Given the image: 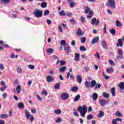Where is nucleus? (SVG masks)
I'll list each match as a JSON object with an SVG mask.
<instances>
[{"instance_id":"f257e3e1","label":"nucleus","mask_w":124,"mask_h":124,"mask_svg":"<svg viewBox=\"0 0 124 124\" xmlns=\"http://www.w3.org/2000/svg\"><path fill=\"white\" fill-rule=\"evenodd\" d=\"M78 111L80 113V115L82 118H85V115L87 114L88 110L87 109V106L84 105L82 108L79 106L78 108Z\"/></svg>"},{"instance_id":"f03ea898","label":"nucleus","mask_w":124,"mask_h":124,"mask_svg":"<svg viewBox=\"0 0 124 124\" xmlns=\"http://www.w3.org/2000/svg\"><path fill=\"white\" fill-rule=\"evenodd\" d=\"M106 5L111 7L112 9H115L116 8V2L114 0H108Z\"/></svg>"},{"instance_id":"7ed1b4c3","label":"nucleus","mask_w":124,"mask_h":124,"mask_svg":"<svg viewBox=\"0 0 124 124\" xmlns=\"http://www.w3.org/2000/svg\"><path fill=\"white\" fill-rule=\"evenodd\" d=\"M42 13H43V11L42 10L40 11L38 9H35L33 12V14L36 18L42 17Z\"/></svg>"},{"instance_id":"20e7f679","label":"nucleus","mask_w":124,"mask_h":124,"mask_svg":"<svg viewBox=\"0 0 124 124\" xmlns=\"http://www.w3.org/2000/svg\"><path fill=\"white\" fill-rule=\"evenodd\" d=\"M100 21L99 19H97L95 17H94L92 19V21L91 22V24H92L93 26H95L96 27L98 25H99Z\"/></svg>"},{"instance_id":"39448f33","label":"nucleus","mask_w":124,"mask_h":124,"mask_svg":"<svg viewBox=\"0 0 124 124\" xmlns=\"http://www.w3.org/2000/svg\"><path fill=\"white\" fill-rule=\"evenodd\" d=\"M69 97V95L67 93H63L61 94V99L62 100H66Z\"/></svg>"},{"instance_id":"423d86ee","label":"nucleus","mask_w":124,"mask_h":124,"mask_svg":"<svg viewBox=\"0 0 124 124\" xmlns=\"http://www.w3.org/2000/svg\"><path fill=\"white\" fill-rule=\"evenodd\" d=\"M54 78H53L52 76L49 75L46 77V82H47V83H51L52 82H54Z\"/></svg>"},{"instance_id":"0eeeda50","label":"nucleus","mask_w":124,"mask_h":124,"mask_svg":"<svg viewBox=\"0 0 124 124\" xmlns=\"http://www.w3.org/2000/svg\"><path fill=\"white\" fill-rule=\"evenodd\" d=\"M101 45L104 49L107 50L108 49V46H107V43L104 40H102L101 41Z\"/></svg>"},{"instance_id":"6e6552de","label":"nucleus","mask_w":124,"mask_h":124,"mask_svg":"<svg viewBox=\"0 0 124 124\" xmlns=\"http://www.w3.org/2000/svg\"><path fill=\"white\" fill-rule=\"evenodd\" d=\"M84 33H85L83 31H82V30H81V28H78V29L77 34L78 36H82V35H84Z\"/></svg>"},{"instance_id":"1a4fd4ad","label":"nucleus","mask_w":124,"mask_h":124,"mask_svg":"<svg viewBox=\"0 0 124 124\" xmlns=\"http://www.w3.org/2000/svg\"><path fill=\"white\" fill-rule=\"evenodd\" d=\"M99 103L102 107H104L107 102L105 99H101L99 100Z\"/></svg>"},{"instance_id":"9d476101","label":"nucleus","mask_w":124,"mask_h":124,"mask_svg":"<svg viewBox=\"0 0 124 124\" xmlns=\"http://www.w3.org/2000/svg\"><path fill=\"white\" fill-rule=\"evenodd\" d=\"M99 41V37H96L94 38L91 42V43L92 44H95V43H97Z\"/></svg>"},{"instance_id":"9b49d317","label":"nucleus","mask_w":124,"mask_h":124,"mask_svg":"<svg viewBox=\"0 0 124 124\" xmlns=\"http://www.w3.org/2000/svg\"><path fill=\"white\" fill-rule=\"evenodd\" d=\"M92 97L93 101H96L98 98V94H97V93H93L92 95Z\"/></svg>"},{"instance_id":"f8f14e48","label":"nucleus","mask_w":124,"mask_h":124,"mask_svg":"<svg viewBox=\"0 0 124 124\" xmlns=\"http://www.w3.org/2000/svg\"><path fill=\"white\" fill-rule=\"evenodd\" d=\"M80 60V54L76 53H75V61L76 62H78Z\"/></svg>"},{"instance_id":"ddd939ff","label":"nucleus","mask_w":124,"mask_h":124,"mask_svg":"<svg viewBox=\"0 0 124 124\" xmlns=\"http://www.w3.org/2000/svg\"><path fill=\"white\" fill-rule=\"evenodd\" d=\"M64 50L66 53V54H69L70 52H71V49H70V47L69 46H67V47L64 48Z\"/></svg>"},{"instance_id":"4468645a","label":"nucleus","mask_w":124,"mask_h":124,"mask_svg":"<svg viewBox=\"0 0 124 124\" xmlns=\"http://www.w3.org/2000/svg\"><path fill=\"white\" fill-rule=\"evenodd\" d=\"M77 78L78 79V84H81L82 83V76L81 75H78L77 76Z\"/></svg>"},{"instance_id":"2eb2a0df","label":"nucleus","mask_w":124,"mask_h":124,"mask_svg":"<svg viewBox=\"0 0 124 124\" xmlns=\"http://www.w3.org/2000/svg\"><path fill=\"white\" fill-rule=\"evenodd\" d=\"M106 72L107 73H113V72H114V68H113V67H110L109 68H107L106 69Z\"/></svg>"},{"instance_id":"dca6fc26","label":"nucleus","mask_w":124,"mask_h":124,"mask_svg":"<svg viewBox=\"0 0 124 124\" xmlns=\"http://www.w3.org/2000/svg\"><path fill=\"white\" fill-rule=\"evenodd\" d=\"M117 47H123V43H122V39H119L118 40V43L116 44Z\"/></svg>"},{"instance_id":"f3484780","label":"nucleus","mask_w":124,"mask_h":124,"mask_svg":"<svg viewBox=\"0 0 124 124\" xmlns=\"http://www.w3.org/2000/svg\"><path fill=\"white\" fill-rule=\"evenodd\" d=\"M90 86L91 88H93V87H95V86H96V81L95 80H93L91 81Z\"/></svg>"},{"instance_id":"a211bd4d","label":"nucleus","mask_w":124,"mask_h":124,"mask_svg":"<svg viewBox=\"0 0 124 124\" xmlns=\"http://www.w3.org/2000/svg\"><path fill=\"white\" fill-rule=\"evenodd\" d=\"M66 70V66H63L60 68L59 69V72L62 73Z\"/></svg>"},{"instance_id":"6ab92c4d","label":"nucleus","mask_w":124,"mask_h":124,"mask_svg":"<svg viewBox=\"0 0 124 124\" xmlns=\"http://www.w3.org/2000/svg\"><path fill=\"white\" fill-rule=\"evenodd\" d=\"M80 98H81V96H80V94H78L77 95V96L75 97L74 99V102H77V101H78Z\"/></svg>"},{"instance_id":"aec40b11","label":"nucleus","mask_w":124,"mask_h":124,"mask_svg":"<svg viewBox=\"0 0 124 124\" xmlns=\"http://www.w3.org/2000/svg\"><path fill=\"white\" fill-rule=\"evenodd\" d=\"M25 116L26 117V119H30V117H31V114L30 113V111L28 110H25Z\"/></svg>"},{"instance_id":"412c9836","label":"nucleus","mask_w":124,"mask_h":124,"mask_svg":"<svg viewBox=\"0 0 124 124\" xmlns=\"http://www.w3.org/2000/svg\"><path fill=\"white\" fill-rule=\"evenodd\" d=\"M118 87L121 89V90H123L124 89V82H121L118 84Z\"/></svg>"},{"instance_id":"4be33fe9","label":"nucleus","mask_w":124,"mask_h":124,"mask_svg":"<svg viewBox=\"0 0 124 124\" xmlns=\"http://www.w3.org/2000/svg\"><path fill=\"white\" fill-rule=\"evenodd\" d=\"M18 107L20 109H23V108H25V105H24V103L23 102H20L18 103Z\"/></svg>"},{"instance_id":"5701e85b","label":"nucleus","mask_w":124,"mask_h":124,"mask_svg":"<svg viewBox=\"0 0 124 124\" xmlns=\"http://www.w3.org/2000/svg\"><path fill=\"white\" fill-rule=\"evenodd\" d=\"M104 116V112L102 110H100L99 114L98 115V118H102Z\"/></svg>"},{"instance_id":"b1692460","label":"nucleus","mask_w":124,"mask_h":124,"mask_svg":"<svg viewBox=\"0 0 124 124\" xmlns=\"http://www.w3.org/2000/svg\"><path fill=\"white\" fill-rule=\"evenodd\" d=\"M103 96H104L105 98H108L110 95L106 92H103Z\"/></svg>"},{"instance_id":"393cba45","label":"nucleus","mask_w":124,"mask_h":124,"mask_svg":"<svg viewBox=\"0 0 124 124\" xmlns=\"http://www.w3.org/2000/svg\"><path fill=\"white\" fill-rule=\"evenodd\" d=\"M60 87H61V84L58 82L55 85L54 88L55 90H59L60 89Z\"/></svg>"},{"instance_id":"a878e982","label":"nucleus","mask_w":124,"mask_h":124,"mask_svg":"<svg viewBox=\"0 0 124 124\" xmlns=\"http://www.w3.org/2000/svg\"><path fill=\"white\" fill-rule=\"evenodd\" d=\"M85 85L86 89H90V87H91V85H90V82L88 81H85Z\"/></svg>"},{"instance_id":"bb28decb","label":"nucleus","mask_w":124,"mask_h":124,"mask_svg":"<svg viewBox=\"0 0 124 124\" xmlns=\"http://www.w3.org/2000/svg\"><path fill=\"white\" fill-rule=\"evenodd\" d=\"M53 51H54V49L51 48L46 50V53H48L49 54H53Z\"/></svg>"},{"instance_id":"cd10ccee","label":"nucleus","mask_w":124,"mask_h":124,"mask_svg":"<svg viewBox=\"0 0 124 124\" xmlns=\"http://www.w3.org/2000/svg\"><path fill=\"white\" fill-rule=\"evenodd\" d=\"M54 112L57 115H61L62 114V110L60 109L54 110Z\"/></svg>"},{"instance_id":"c85d7f7f","label":"nucleus","mask_w":124,"mask_h":124,"mask_svg":"<svg viewBox=\"0 0 124 124\" xmlns=\"http://www.w3.org/2000/svg\"><path fill=\"white\" fill-rule=\"evenodd\" d=\"M16 92L17 93H21V85H19L16 87Z\"/></svg>"},{"instance_id":"c756f323","label":"nucleus","mask_w":124,"mask_h":124,"mask_svg":"<svg viewBox=\"0 0 124 124\" xmlns=\"http://www.w3.org/2000/svg\"><path fill=\"white\" fill-rule=\"evenodd\" d=\"M9 116V115L8 114H3L0 116V118L1 119H5V118H8Z\"/></svg>"},{"instance_id":"7c9ffc66","label":"nucleus","mask_w":124,"mask_h":124,"mask_svg":"<svg viewBox=\"0 0 124 124\" xmlns=\"http://www.w3.org/2000/svg\"><path fill=\"white\" fill-rule=\"evenodd\" d=\"M109 31L112 35H115V34H116V30L114 29L109 30Z\"/></svg>"},{"instance_id":"2f4dec72","label":"nucleus","mask_w":124,"mask_h":124,"mask_svg":"<svg viewBox=\"0 0 124 124\" xmlns=\"http://www.w3.org/2000/svg\"><path fill=\"white\" fill-rule=\"evenodd\" d=\"M70 22L71 24H72V25H76V24H77L76 21H75L74 18H71L70 20Z\"/></svg>"},{"instance_id":"473e14b6","label":"nucleus","mask_w":124,"mask_h":124,"mask_svg":"<svg viewBox=\"0 0 124 124\" xmlns=\"http://www.w3.org/2000/svg\"><path fill=\"white\" fill-rule=\"evenodd\" d=\"M90 11H91V9L88 6H87L86 9L84 11V13H85V14H88V13H89Z\"/></svg>"},{"instance_id":"72a5a7b5","label":"nucleus","mask_w":124,"mask_h":124,"mask_svg":"<svg viewBox=\"0 0 124 124\" xmlns=\"http://www.w3.org/2000/svg\"><path fill=\"white\" fill-rule=\"evenodd\" d=\"M41 6L42 8H46V7H47V3L45 2L42 3Z\"/></svg>"},{"instance_id":"f704fd0d","label":"nucleus","mask_w":124,"mask_h":124,"mask_svg":"<svg viewBox=\"0 0 124 124\" xmlns=\"http://www.w3.org/2000/svg\"><path fill=\"white\" fill-rule=\"evenodd\" d=\"M79 50H80V51L85 52V51L87 50V48H86V47H85V46H80Z\"/></svg>"},{"instance_id":"c9c22d12","label":"nucleus","mask_w":124,"mask_h":124,"mask_svg":"<svg viewBox=\"0 0 124 124\" xmlns=\"http://www.w3.org/2000/svg\"><path fill=\"white\" fill-rule=\"evenodd\" d=\"M123 59H124V55H117L116 60H122Z\"/></svg>"},{"instance_id":"e433bc0d","label":"nucleus","mask_w":124,"mask_h":124,"mask_svg":"<svg viewBox=\"0 0 124 124\" xmlns=\"http://www.w3.org/2000/svg\"><path fill=\"white\" fill-rule=\"evenodd\" d=\"M115 115L116 117H123V114L121 113L119 111L116 112Z\"/></svg>"},{"instance_id":"4c0bfd02","label":"nucleus","mask_w":124,"mask_h":124,"mask_svg":"<svg viewBox=\"0 0 124 124\" xmlns=\"http://www.w3.org/2000/svg\"><path fill=\"white\" fill-rule=\"evenodd\" d=\"M116 27H122V24L121 23V22H120L119 20H116Z\"/></svg>"},{"instance_id":"58836bf2","label":"nucleus","mask_w":124,"mask_h":124,"mask_svg":"<svg viewBox=\"0 0 124 124\" xmlns=\"http://www.w3.org/2000/svg\"><path fill=\"white\" fill-rule=\"evenodd\" d=\"M60 44L62 46H66V42H65V41L62 40L61 41Z\"/></svg>"},{"instance_id":"ea45409f","label":"nucleus","mask_w":124,"mask_h":124,"mask_svg":"<svg viewBox=\"0 0 124 124\" xmlns=\"http://www.w3.org/2000/svg\"><path fill=\"white\" fill-rule=\"evenodd\" d=\"M111 93L113 96H115V94L116 93V92H115V87H113L111 90Z\"/></svg>"},{"instance_id":"a19ab883","label":"nucleus","mask_w":124,"mask_h":124,"mask_svg":"<svg viewBox=\"0 0 124 124\" xmlns=\"http://www.w3.org/2000/svg\"><path fill=\"white\" fill-rule=\"evenodd\" d=\"M59 15L60 16H65V13L64 12V11L62 10L61 12H60Z\"/></svg>"},{"instance_id":"79ce46f5","label":"nucleus","mask_w":124,"mask_h":124,"mask_svg":"<svg viewBox=\"0 0 124 124\" xmlns=\"http://www.w3.org/2000/svg\"><path fill=\"white\" fill-rule=\"evenodd\" d=\"M71 90L72 92H76V91H78V87L75 86L74 87H72Z\"/></svg>"},{"instance_id":"37998d69","label":"nucleus","mask_w":124,"mask_h":124,"mask_svg":"<svg viewBox=\"0 0 124 124\" xmlns=\"http://www.w3.org/2000/svg\"><path fill=\"white\" fill-rule=\"evenodd\" d=\"M81 43H86V37H83L81 38Z\"/></svg>"},{"instance_id":"c03bdc74","label":"nucleus","mask_w":124,"mask_h":124,"mask_svg":"<svg viewBox=\"0 0 124 124\" xmlns=\"http://www.w3.org/2000/svg\"><path fill=\"white\" fill-rule=\"evenodd\" d=\"M7 88V86L6 85H4L3 87H1V88H0V91L1 92H4V91Z\"/></svg>"},{"instance_id":"a18cd8bd","label":"nucleus","mask_w":124,"mask_h":124,"mask_svg":"<svg viewBox=\"0 0 124 124\" xmlns=\"http://www.w3.org/2000/svg\"><path fill=\"white\" fill-rule=\"evenodd\" d=\"M49 14H50V11H49L48 10H46L45 11L44 15V16H47L49 15Z\"/></svg>"},{"instance_id":"49530a36","label":"nucleus","mask_w":124,"mask_h":124,"mask_svg":"<svg viewBox=\"0 0 124 124\" xmlns=\"http://www.w3.org/2000/svg\"><path fill=\"white\" fill-rule=\"evenodd\" d=\"M100 88H101V84H96L95 86V90H96V89H100Z\"/></svg>"},{"instance_id":"de8ad7c7","label":"nucleus","mask_w":124,"mask_h":124,"mask_svg":"<svg viewBox=\"0 0 124 124\" xmlns=\"http://www.w3.org/2000/svg\"><path fill=\"white\" fill-rule=\"evenodd\" d=\"M109 64H110V65H112V66H113V65H115V62L112 60H109Z\"/></svg>"},{"instance_id":"09e8293b","label":"nucleus","mask_w":124,"mask_h":124,"mask_svg":"<svg viewBox=\"0 0 124 124\" xmlns=\"http://www.w3.org/2000/svg\"><path fill=\"white\" fill-rule=\"evenodd\" d=\"M65 63H66V62L64 61L61 60L60 61V65L61 66L65 65Z\"/></svg>"},{"instance_id":"8fccbe9b","label":"nucleus","mask_w":124,"mask_h":124,"mask_svg":"<svg viewBox=\"0 0 124 124\" xmlns=\"http://www.w3.org/2000/svg\"><path fill=\"white\" fill-rule=\"evenodd\" d=\"M93 118V116L92 114H90L87 117V120H92Z\"/></svg>"},{"instance_id":"3c124183","label":"nucleus","mask_w":124,"mask_h":124,"mask_svg":"<svg viewBox=\"0 0 124 124\" xmlns=\"http://www.w3.org/2000/svg\"><path fill=\"white\" fill-rule=\"evenodd\" d=\"M89 70H90V67H89V66L85 67L84 72H89Z\"/></svg>"},{"instance_id":"603ef678","label":"nucleus","mask_w":124,"mask_h":124,"mask_svg":"<svg viewBox=\"0 0 124 124\" xmlns=\"http://www.w3.org/2000/svg\"><path fill=\"white\" fill-rule=\"evenodd\" d=\"M103 75L104 78L105 79H106L107 80H108V79H110V77L106 75L105 73H103Z\"/></svg>"},{"instance_id":"864d4df0","label":"nucleus","mask_w":124,"mask_h":124,"mask_svg":"<svg viewBox=\"0 0 124 124\" xmlns=\"http://www.w3.org/2000/svg\"><path fill=\"white\" fill-rule=\"evenodd\" d=\"M62 118H61V117H59L56 120V123H57V124H60V123H62Z\"/></svg>"},{"instance_id":"5fc2aeb1","label":"nucleus","mask_w":124,"mask_h":124,"mask_svg":"<svg viewBox=\"0 0 124 124\" xmlns=\"http://www.w3.org/2000/svg\"><path fill=\"white\" fill-rule=\"evenodd\" d=\"M1 1L4 2V4L10 2V0H1Z\"/></svg>"},{"instance_id":"6e6d98bb","label":"nucleus","mask_w":124,"mask_h":124,"mask_svg":"<svg viewBox=\"0 0 124 124\" xmlns=\"http://www.w3.org/2000/svg\"><path fill=\"white\" fill-rule=\"evenodd\" d=\"M70 6L72 8L74 7V6H75V2H71L70 3Z\"/></svg>"},{"instance_id":"4d7b16f0","label":"nucleus","mask_w":124,"mask_h":124,"mask_svg":"<svg viewBox=\"0 0 124 124\" xmlns=\"http://www.w3.org/2000/svg\"><path fill=\"white\" fill-rule=\"evenodd\" d=\"M112 124H118V122H117V120H116V119L112 120Z\"/></svg>"},{"instance_id":"13d9d810","label":"nucleus","mask_w":124,"mask_h":124,"mask_svg":"<svg viewBox=\"0 0 124 124\" xmlns=\"http://www.w3.org/2000/svg\"><path fill=\"white\" fill-rule=\"evenodd\" d=\"M118 55H123V50H122V49H119V50H118Z\"/></svg>"},{"instance_id":"bf43d9fd","label":"nucleus","mask_w":124,"mask_h":124,"mask_svg":"<svg viewBox=\"0 0 124 124\" xmlns=\"http://www.w3.org/2000/svg\"><path fill=\"white\" fill-rule=\"evenodd\" d=\"M17 73H22V69L20 67H18L17 69Z\"/></svg>"},{"instance_id":"052dcab7","label":"nucleus","mask_w":124,"mask_h":124,"mask_svg":"<svg viewBox=\"0 0 124 124\" xmlns=\"http://www.w3.org/2000/svg\"><path fill=\"white\" fill-rule=\"evenodd\" d=\"M42 94H45V95H47L48 94V92L46 91L45 90L42 92Z\"/></svg>"},{"instance_id":"680f3d73","label":"nucleus","mask_w":124,"mask_h":124,"mask_svg":"<svg viewBox=\"0 0 124 124\" xmlns=\"http://www.w3.org/2000/svg\"><path fill=\"white\" fill-rule=\"evenodd\" d=\"M28 66L30 69H34V65H29Z\"/></svg>"},{"instance_id":"e2e57ef3","label":"nucleus","mask_w":124,"mask_h":124,"mask_svg":"<svg viewBox=\"0 0 124 124\" xmlns=\"http://www.w3.org/2000/svg\"><path fill=\"white\" fill-rule=\"evenodd\" d=\"M46 23L48 25H51V24H52V20L50 19H47L46 20Z\"/></svg>"},{"instance_id":"0e129e2a","label":"nucleus","mask_w":124,"mask_h":124,"mask_svg":"<svg viewBox=\"0 0 124 124\" xmlns=\"http://www.w3.org/2000/svg\"><path fill=\"white\" fill-rule=\"evenodd\" d=\"M30 117V121L31 123H32V122H33V120H34V117H33V116L32 115H31Z\"/></svg>"},{"instance_id":"69168bd1","label":"nucleus","mask_w":124,"mask_h":124,"mask_svg":"<svg viewBox=\"0 0 124 124\" xmlns=\"http://www.w3.org/2000/svg\"><path fill=\"white\" fill-rule=\"evenodd\" d=\"M85 20H86V19L85 18V17L84 16L81 17V23L82 24H83V23H84V22H85Z\"/></svg>"},{"instance_id":"338daca9","label":"nucleus","mask_w":124,"mask_h":124,"mask_svg":"<svg viewBox=\"0 0 124 124\" xmlns=\"http://www.w3.org/2000/svg\"><path fill=\"white\" fill-rule=\"evenodd\" d=\"M37 98H38V100L40 101H42V98L40 97V96L38 94L37 95Z\"/></svg>"},{"instance_id":"774afa93","label":"nucleus","mask_w":124,"mask_h":124,"mask_svg":"<svg viewBox=\"0 0 124 124\" xmlns=\"http://www.w3.org/2000/svg\"><path fill=\"white\" fill-rule=\"evenodd\" d=\"M0 69H1V70H3V69H4V66L3 64H0Z\"/></svg>"}]
</instances>
